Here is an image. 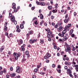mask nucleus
I'll use <instances>...</instances> for the list:
<instances>
[{"label": "nucleus", "instance_id": "f257e3e1", "mask_svg": "<svg viewBox=\"0 0 78 78\" xmlns=\"http://www.w3.org/2000/svg\"><path fill=\"white\" fill-rule=\"evenodd\" d=\"M13 55L15 57V59L16 61L18 60L19 57L20 56V52H18V53L16 52H14Z\"/></svg>", "mask_w": 78, "mask_h": 78}, {"label": "nucleus", "instance_id": "f03ea898", "mask_svg": "<svg viewBox=\"0 0 78 78\" xmlns=\"http://www.w3.org/2000/svg\"><path fill=\"white\" fill-rule=\"evenodd\" d=\"M9 18L10 19V17H11L10 18L11 21H14V19H15V17L14 16H12V14L11 13L9 12Z\"/></svg>", "mask_w": 78, "mask_h": 78}, {"label": "nucleus", "instance_id": "7ed1b4c3", "mask_svg": "<svg viewBox=\"0 0 78 78\" xmlns=\"http://www.w3.org/2000/svg\"><path fill=\"white\" fill-rule=\"evenodd\" d=\"M16 69V72L18 73H20L22 72V69L20 68V67L17 66Z\"/></svg>", "mask_w": 78, "mask_h": 78}, {"label": "nucleus", "instance_id": "20e7f679", "mask_svg": "<svg viewBox=\"0 0 78 78\" xmlns=\"http://www.w3.org/2000/svg\"><path fill=\"white\" fill-rule=\"evenodd\" d=\"M66 48L65 49V51L66 52H68L69 53H71V49L70 46H68V47H66Z\"/></svg>", "mask_w": 78, "mask_h": 78}, {"label": "nucleus", "instance_id": "39448f33", "mask_svg": "<svg viewBox=\"0 0 78 78\" xmlns=\"http://www.w3.org/2000/svg\"><path fill=\"white\" fill-rule=\"evenodd\" d=\"M37 41V39H34L33 40L30 39L29 40V42L30 44H34V42Z\"/></svg>", "mask_w": 78, "mask_h": 78}, {"label": "nucleus", "instance_id": "423d86ee", "mask_svg": "<svg viewBox=\"0 0 78 78\" xmlns=\"http://www.w3.org/2000/svg\"><path fill=\"white\" fill-rule=\"evenodd\" d=\"M17 41L18 42V44L19 45H20L21 44H23V40L21 39H20L19 40H17Z\"/></svg>", "mask_w": 78, "mask_h": 78}, {"label": "nucleus", "instance_id": "0eeeda50", "mask_svg": "<svg viewBox=\"0 0 78 78\" xmlns=\"http://www.w3.org/2000/svg\"><path fill=\"white\" fill-rule=\"evenodd\" d=\"M26 39L27 40H28L30 38V35L29 33H27L26 34Z\"/></svg>", "mask_w": 78, "mask_h": 78}, {"label": "nucleus", "instance_id": "6e6552de", "mask_svg": "<svg viewBox=\"0 0 78 78\" xmlns=\"http://www.w3.org/2000/svg\"><path fill=\"white\" fill-rule=\"evenodd\" d=\"M69 17H68L67 19H65L64 20V23H68V22H69Z\"/></svg>", "mask_w": 78, "mask_h": 78}, {"label": "nucleus", "instance_id": "1a4fd4ad", "mask_svg": "<svg viewBox=\"0 0 78 78\" xmlns=\"http://www.w3.org/2000/svg\"><path fill=\"white\" fill-rule=\"evenodd\" d=\"M4 49H5V46H2L1 48H0V52H2Z\"/></svg>", "mask_w": 78, "mask_h": 78}, {"label": "nucleus", "instance_id": "9d476101", "mask_svg": "<svg viewBox=\"0 0 78 78\" xmlns=\"http://www.w3.org/2000/svg\"><path fill=\"white\" fill-rule=\"evenodd\" d=\"M12 5L13 6L12 7V9H15L16 8V3H13L12 4Z\"/></svg>", "mask_w": 78, "mask_h": 78}, {"label": "nucleus", "instance_id": "9b49d317", "mask_svg": "<svg viewBox=\"0 0 78 78\" xmlns=\"http://www.w3.org/2000/svg\"><path fill=\"white\" fill-rule=\"evenodd\" d=\"M16 73H13L12 74H10V76H12V77H14V76H16Z\"/></svg>", "mask_w": 78, "mask_h": 78}, {"label": "nucleus", "instance_id": "f8f14e48", "mask_svg": "<svg viewBox=\"0 0 78 78\" xmlns=\"http://www.w3.org/2000/svg\"><path fill=\"white\" fill-rule=\"evenodd\" d=\"M46 55L48 57V58H50V57H51V54H50V53H49V52H47L46 54Z\"/></svg>", "mask_w": 78, "mask_h": 78}, {"label": "nucleus", "instance_id": "ddd939ff", "mask_svg": "<svg viewBox=\"0 0 78 78\" xmlns=\"http://www.w3.org/2000/svg\"><path fill=\"white\" fill-rule=\"evenodd\" d=\"M42 66V64H41V62H40L39 63V65H38L37 66V69H39L40 68V67H41Z\"/></svg>", "mask_w": 78, "mask_h": 78}, {"label": "nucleus", "instance_id": "4468645a", "mask_svg": "<svg viewBox=\"0 0 78 78\" xmlns=\"http://www.w3.org/2000/svg\"><path fill=\"white\" fill-rule=\"evenodd\" d=\"M67 72L69 73H72V70L70 69H67Z\"/></svg>", "mask_w": 78, "mask_h": 78}, {"label": "nucleus", "instance_id": "2eb2a0df", "mask_svg": "<svg viewBox=\"0 0 78 78\" xmlns=\"http://www.w3.org/2000/svg\"><path fill=\"white\" fill-rule=\"evenodd\" d=\"M67 33V30H65V29L64 28V30H63L62 32V34L64 35Z\"/></svg>", "mask_w": 78, "mask_h": 78}, {"label": "nucleus", "instance_id": "dca6fc26", "mask_svg": "<svg viewBox=\"0 0 78 78\" xmlns=\"http://www.w3.org/2000/svg\"><path fill=\"white\" fill-rule=\"evenodd\" d=\"M25 48L24 47H23V46H21V51H25Z\"/></svg>", "mask_w": 78, "mask_h": 78}, {"label": "nucleus", "instance_id": "f3484780", "mask_svg": "<svg viewBox=\"0 0 78 78\" xmlns=\"http://www.w3.org/2000/svg\"><path fill=\"white\" fill-rule=\"evenodd\" d=\"M28 33L30 35H32V34H33V33H34V31L31 30V31H29Z\"/></svg>", "mask_w": 78, "mask_h": 78}, {"label": "nucleus", "instance_id": "a211bd4d", "mask_svg": "<svg viewBox=\"0 0 78 78\" xmlns=\"http://www.w3.org/2000/svg\"><path fill=\"white\" fill-rule=\"evenodd\" d=\"M58 35L59 36H60L61 37H62L64 36V34H61V33L58 34Z\"/></svg>", "mask_w": 78, "mask_h": 78}, {"label": "nucleus", "instance_id": "6ab92c4d", "mask_svg": "<svg viewBox=\"0 0 78 78\" xmlns=\"http://www.w3.org/2000/svg\"><path fill=\"white\" fill-rule=\"evenodd\" d=\"M48 8L49 10H51L52 9V6L48 5Z\"/></svg>", "mask_w": 78, "mask_h": 78}, {"label": "nucleus", "instance_id": "aec40b11", "mask_svg": "<svg viewBox=\"0 0 78 78\" xmlns=\"http://www.w3.org/2000/svg\"><path fill=\"white\" fill-rule=\"evenodd\" d=\"M40 5L41 6H44L45 5V3L44 2H41Z\"/></svg>", "mask_w": 78, "mask_h": 78}, {"label": "nucleus", "instance_id": "412c9836", "mask_svg": "<svg viewBox=\"0 0 78 78\" xmlns=\"http://www.w3.org/2000/svg\"><path fill=\"white\" fill-rule=\"evenodd\" d=\"M27 61V59L26 58H23L22 59V60L21 61V62L22 63H23L24 62H25Z\"/></svg>", "mask_w": 78, "mask_h": 78}, {"label": "nucleus", "instance_id": "4be33fe9", "mask_svg": "<svg viewBox=\"0 0 78 78\" xmlns=\"http://www.w3.org/2000/svg\"><path fill=\"white\" fill-rule=\"evenodd\" d=\"M64 28L65 30H67V31H69V27H67V26L66 25Z\"/></svg>", "mask_w": 78, "mask_h": 78}, {"label": "nucleus", "instance_id": "5701e85b", "mask_svg": "<svg viewBox=\"0 0 78 78\" xmlns=\"http://www.w3.org/2000/svg\"><path fill=\"white\" fill-rule=\"evenodd\" d=\"M4 29L5 31H8V27L6 26H5Z\"/></svg>", "mask_w": 78, "mask_h": 78}, {"label": "nucleus", "instance_id": "b1692460", "mask_svg": "<svg viewBox=\"0 0 78 78\" xmlns=\"http://www.w3.org/2000/svg\"><path fill=\"white\" fill-rule=\"evenodd\" d=\"M49 57H48V56H47L46 55L44 56L43 58L45 59H48Z\"/></svg>", "mask_w": 78, "mask_h": 78}, {"label": "nucleus", "instance_id": "393cba45", "mask_svg": "<svg viewBox=\"0 0 78 78\" xmlns=\"http://www.w3.org/2000/svg\"><path fill=\"white\" fill-rule=\"evenodd\" d=\"M40 19H44V16H43L42 14V13L40 14Z\"/></svg>", "mask_w": 78, "mask_h": 78}, {"label": "nucleus", "instance_id": "a878e982", "mask_svg": "<svg viewBox=\"0 0 78 78\" xmlns=\"http://www.w3.org/2000/svg\"><path fill=\"white\" fill-rule=\"evenodd\" d=\"M57 11H58V10L57 9H54L52 10V12L53 13H56V12H57Z\"/></svg>", "mask_w": 78, "mask_h": 78}, {"label": "nucleus", "instance_id": "bb28decb", "mask_svg": "<svg viewBox=\"0 0 78 78\" xmlns=\"http://www.w3.org/2000/svg\"><path fill=\"white\" fill-rule=\"evenodd\" d=\"M14 9V12H16L18 11V9H16V7H15V9Z\"/></svg>", "mask_w": 78, "mask_h": 78}, {"label": "nucleus", "instance_id": "cd10ccee", "mask_svg": "<svg viewBox=\"0 0 78 78\" xmlns=\"http://www.w3.org/2000/svg\"><path fill=\"white\" fill-rule=\"evenodd\" d=\"M57 71L58 73H61V69H57Z\"/></svg>", "mask_w": 78, "mask_h": 78}, {"label": "nucleus", "instance_id": "c85d7f7f", "mask_svg": "<svg viewBox=\"0 0 78 78\" xmlns=\"http://www.w3.org/2000/svg\"><path fill=\"white\" fill-rule=\"evenodd\" d=\"M23 27H24L23 26V25L22 24H21L20 25V28L21 29H23Z\"/></svg>", "mask_w": 78, "mask_h": 78}, {"label": "nucleus", "instance_id": "c756f323", "mask_svg": "<svg viewBox=\"0 0 78 78\" xmlns=\"http://www.w3.org/2000/svg\"><path fill=\"white\" fill-rule=\"evenodd\" d=\"M36 3L37 5H40L41 4V2H38V1H36Z\"/></svg>", "mask_w": 78, "mask_h": 78}, {"label": "nucleus", "instance_id": "7c9ffc66", "mask_svg": "<svg viewBox=\"0 0 78 78\" xmlns=\"http://www.w3.org/2000/svg\"><path fill=\"white\" fill-rule=\"evenodd\" d=\"M25 53L26 55H29V52L28 51H26Z\"/></svg>", "mask_w": 78, "mask_h": 78}, {"label": "nucleus", "instance_id": "2f4dec72", "mask_svg": "<svg viewBox=\"0 0 78 78\" xmlns=\"http://www.w3.org/2000/svg\"><path fill=\"white\" fill-rule=\"evenodd\" d=\"M44 42V39L40 40V43L41 44H43Z\"/></svg>", "mask_w": 78, "mask_h": 78}, {"label": "nucleus", "instance_id": "473e14b6", "mask_svg": "<svg viewBox=\"0 0 78 78\" xmlns=\"http://www.w3.org/2000/svg\"><path fill=\"white\" fill-rule=\"evenodd\" d=\"M11 21V22H13L15 25H16V24H17V21H16V20H15V19L14 21Z\"/></svg>", "mask_w": 78, "mask_h": 78}, {"label": "nucleus", "instance_id": "72a5a7b5", "mask_svg": "<svg viewBox=\"0 0 78 78\" xmlns=\"http://www.w3.org/2000/svg\"><path fill=\"white\" fill-rule=\"evenodd\" d=\"M67 37L66 36H64L63 37V40L64 41H67Z\"/></svg>", "mask_w": 78, "mask_h": 78}, {"label": "nucleus", "instance_id": "f704fd0d", "mask_svg": "<svg viewBox=\"0 0 78 78\" xmlns=\"http://www.w3.org/2000/svg\"><path fill=\"white\" fill-rule=\"evenodd\" d=\"M16 31L18 33H20L21 31L20 29H17L16 30Z\"/></svg>", "mask_w": 78, "mask_h": 78}, {"label": "nucleus", "instance_id": "c9c22d12", "mask_svg": "<svg viewBox=\"0 0 78 78\" xmlns=\"http://www.w3.org/2000/svg\"><path fill=\"white\" fill-rule=\"evenodd\" d=\"M34 23L35 25H37L38 24V23H37V21L36 20H35V21H34Z\"/></svg>", "mask_w": 78, "mask_h": 78}, {"label": "nucleus", "instance_id": "e433bc0d", "mask_svg": "<svg viewBox=\"0 0 78 78\" xmlns=\"http://www.w3.org/2000/svg\"><path fill=\"white\" fill-rule=\"evenodd\" d=\"M47 68V67L46 66L43 67V70H44V71H46Z\"/></svg>", "mask_w": 78, "mask_h": 78}, {"label": "nucleus", "instance_id": "4c0bfd02", "mask_svg": "<svg viewBox=\"0 0 78 78\" xmlns=\"http://www.w3.org/2000/svg\"><path fill=\"white\" fill-rule=\"evenodd\" d=\"M58 25H59V24H58V23L55 26L54 28H58Z\"/></svg>", "mask_w": 78, "mask_h": 78}, {"label": "nucleus", "instance_id": "58836bf2", "mask_svg": "<svg viewBox=\"0 0 78 78\" xmlns=\"http://www.w3.org/2000/svg\"><path fill=\"white\" fill-rule=\"evenodd\" d=\"M73 32V30H70V34H72V33Z\"/></svg>", "mask_w": 78, "mask_h": 78}, {"label": "nucleus", "instance_id": "ea45409f", "mask_svg": "<svg viewBox=\"0 0 78 78\" xmlns=\"http://www.w3.org/2000/svg\"><path fill=\"white\" fill-rule=\"evenodd\" d=\"M45 30L46 31H48V32H49V31H50V29L49 28H47V29H45Z\"/></svg>", "mask_w": 78, "mask_h": 78}, {"label": "nucleus", "instance_id": "a19ab883", "mask_svg": "<svg viewBox=\"0 0 78 78\" xmlns=\"http://www.w3.org/2000/svg\"><path fill=\"white\" fill-rule=\"evenodd\" d=\"M48 34H49V35H50V34H52V32L49 31V32H48L47 33Z\"/></svg>", "mask_w": 78, "mask_h": 78}, {"label": "nucleus", "instance_id": "79ce46f5", "mask_svg": "<svg viewBox=\"0 0 78 78\" xmlns=\"http://www.w3.org/2000/svg\"><path fill=\"white\" fill-rule=\"evenodd\" d=\"M62 25V23L61 22H60L59 23V26L61 27Z\"/></svg>", "mask_w": 78, "mask_h": 78}, {"label": "nucleus", "instance_id": "37998d69", "mask_svg": "<svg viewBox=\"0 0 78 78\" xmlns=\"http://www.w3.org/2000/svg\"><path fill=\"white\" fill-rule=\"evenodd\" d=\"M45 62L46 63H49L50 62V61L48 59H47L46 60Z\"/></svg>", "mask_w": 78, "mask_h": 78}, {"label": "nucleus", "instance_id": "c03bdc74", "mask_svg": "<svg viewBox=\"0 0 78 78\" xmlns=\"http://www.w3.org/2000/svg\"><path fill=\"white\" fill-rule=\"evenodd\" d=\"M47 37L48 38V39L50 38L51 37H50V35L49 34H48L47 35Z\"/></svg>", "mask_w": 78, "mask_h": 78}, {"label": "nucleus", "instance_id": "a18cd8bd", "mask_svg": "<svg viewBox=\"0 0 78 78\" xmlns=\"http://www.w3.org/2000/svg\"><path fill=\"white\" fill-rule=\"evenodd\" d=\"M71 26H72V24H68V26H67V27H69V28H70V27Z\"/></svg>", "mask_w": 78, "mask_h": 78}, {"label": "nucleus", "instance_id": "49530a36", "mask_svg": "<svg viewBox=\"0 0 78 78\" xmlns=\"http://www.w3.org/2000/svg\"><path fill=\"white\" fill-rule=\"evenodd\" d=\"M37 71H38V69H37V68L35 69H34V72H37Z\"/></svg>", "mask_w": 78, "mask_h": 78}, {"label": "nucleus", "instance_id": "de8ad7c7", "mask_svg": "<svg viewBox=\"0 0 78 78\" xmlns=\"http://www.w3.org/2000/svg\"><path fill=\"white\" fill-rule=\"evenodd\" d=\"M10 69L11 71H12V70H13V68H12V67H10Z\"/></svg>", "mask_w": 78, "mask_h": 78}, {"label": "nucleus", "instance_id": "09e8293b", "mask_svg": "<svg viewBox=\"0 0 78 78\" xmlns=\"http://www.w3.org/2000/svg\"><path fill=\"white\" fill-rule=\"evenodd\" d=\"M51 11H50L49 12V14L48 15V16H50L51 15Z\"/></svg>", "mask_w": 78, "mask_h": 78}, {"label": "nucleus", "instance_id": "8fccbe9b", "mask_svg": "<svg viewBox=\"0 0 78 78\" xmlns=\"http://www.w3.org/2000/svg\"><path fill=\"white\" fill-rule=\"evenodd\" d=\"M69 74L71 77H73V75L72 74V73H69Z\"/></svg>", "mask_w": 78, "mask_h": 78}, {"label": "nucleus", "instance_id": "3c124183", "mask_svg": "<svg viewBox=\"0 0 78 78\" xmlns=\"http://www.w3.org/2000/svg\"><path fill=\"white\" fill-rule=\"evenodd\" d=\"M73 14H74V17H75V16H76V12H74V13H73Z\"/></svg>", "mask_w": 78, "mask_h": 78}, {"label": "nucleus", "instance_id": "603ef678", "mask_svg": "<svg viewBox=\"0 0 78 78\" xmlns=\"http://www.w3.org/2000/svg\"><path fill=\"white\" fill-rule=\"evenodd\" d=\"M3 71L2 70L0 71V75H3Z\"/></svg>", "mask_w": 78, "mask_h": 78}, {"label": "nucleus", "instance_id": "864d4df0", "mask_svg": "<svg viewBox=\"0 0 78 78\" xmlns=\"http://www.w3.org/2000/svg\"><path fill=\"white\" fill-rule=\"evenodd\" d=\"M38 37V38H39L40 37H41V34L40 33H39V34L37 35Z\"/></svg>", "mask_w": 78, "mask_h": 78}, {"label": "nucleus", "instance_id": "5fc2aeb1", "mask_svg": "<svg viewBox=\"0 0 78 78\" xmlns=\"http://www.w3.org/2000/svg\"><path fill=\"white\" fill-rule=\"evenodd\" d=\"M74 67L76 68V69H77V68H78V65H75Z\"/></svg>", "mask_w": 78, "mask_h": 78}, {"label": "nucleus", "instance_id": "6e6d98bb", "mask_svg": "<svg viewBox=\"0 0 78 78\" xmlns=\"http://www.w3.org/2000/svg\"><path fill=\"white\" fill-rule=\"evenodd\" d=\"M58 4H56L55 5V8H58Z\"/></svg>", "mask_w": 78, "mask_h": 78}, {"label": "nucleus", "instance_id": "4d7b16f0", "mask_svg": "<svg viewBox=\"0 0 78 78\" xmlns=\"http://www.w3.org/2000/svg\"><path fill=\"white\" fill-rule=\"evenodd\" d=\"M35 9V7L34 6L32 7H31V9L32 11H33Z\"/></svg>", "mask_w": 78, "mask_h": 78}, {"label": "nucleus", "instance_id": "13d9d810", "mask_svg": "<svg viewBox=\"0 0 78 78\" xmlns=\"http://www.w3.org/2000/svg\"><path fill=\"white\" fill-rule=\"evenodd\" d=\"M51 19L52 20L53 19H54V16H53V15L51 16Z\"/></svg>", "mask_w": 78, "mask_h": 78}, {"label": "nucleus", "instance_id": "bf43d9fd", "mask_svg": "<svg viewBox=\"0 0 78 78\" xmlns=\"http://www.w3.org/2000/svg\"><path fill=\"white\" fill-rule=\"evenodd\" d=\"M40 73L42 75H44V74H45V73L43 72L41 73Z\"/></svg>", "mask_w": 78, "mask_h": 78}, {"label": "nucleus", "instance_id": "052dcab7", "mask_svg": "<svg viewBox=\"0 0 78 78\" xmlns=\"http://www.w3.org/2000/svg\"><path fill=\"white\" fill-rule=\"evenodd\" d=\"M7 25H8V22H5V26H7Z\"/></svg>", "mask_w": 78, "mask_h": 78}, {"label": "nucleus", "instance_id": "680f3d73", "mask_svg": "<svg viewBox=\"0 0 78 78\" xmlns=\"http://www.w3.org/2000/svg\"><path fill=\"white\" fill-rule=\"evenodd\" d=\"M68 66H70L71 65V62H68L67 65Z\"/></svg>", "mask_w": 78, "mask_h": 78}, {"label": "nucleus", "instance_id": "e2e57ef3", "mask_svg": "<svg viewBox=\"0 0 78 78\" xmlns=\"http://www.w3.org/2000/svg\"><path fill=\"white\" fill-rule=\"evenodd\" d=\"M58 69H61V65H59L58 66Z\"/></svg>", "mask_w": 78, "mask_h": 78}, {"label": "nucleus", "instance_id": "0e129e2a", "mask_svg": "<svg viewBox=\"0 0 78 78\" xmlns=\"http://www.w3.org/2000/svg\"><path fill=\"white\" fill-rule=\"evenodd\" d=\"M5 36H8V33L7 32H6L5 33Z\"/></svg>", "mask_w": 78, "mask_h": 78}, {"label": "nucleus", "instance_id": "69168bd1", "mask_svg": "<svg viewBox=\"0 0 78 78\" xmlns=\"http://www.w3.org/2000/svg\"><path fill=\"white\" fill-rule=\"evenodd\" d=\"M20 76L18 75L17 76H16L15 78H20Z\"/></svg>", "mask_w": 78, "mask_h": 78}, {"label": "nucleus", "instance_id": "338daca9", "mask_svg": "<svg viewBox=\"0 0 78 78\" xmlns=\"http://www.w3.org/2000/svg\"><path fill=\"white\" fill-rule=\"evenodd\" d=\"M76 48L75 47H73L72 49V51H75V50Z\"/></svg>", "mask_w": 78, "mask_h": 78}, {"label": "nucleus", "instance_id": "774afa93", "mask_svg": "<svg viewBox=\"0 0 78 78\" xmlns=\"http://www.w3.org/2000/svg\"><path fill=\"white\" fill-rule=\"evenodd\" d=\"M9 36L10 37H12V36H13L12 34L10 33L9 34Z\"/></svg>", "mask_w": 78, "mask_h": 78}]
</instances>
